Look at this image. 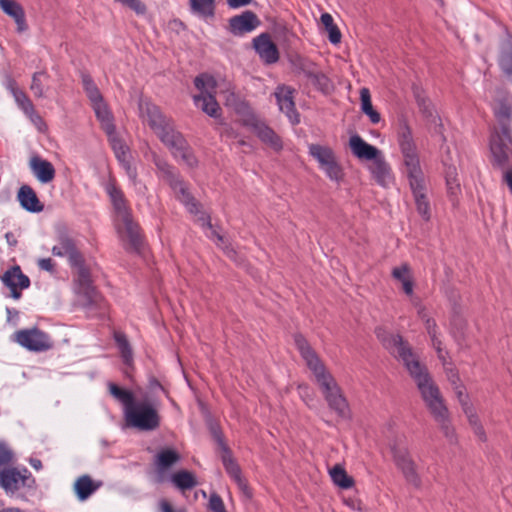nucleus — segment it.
<instances>
[{"mask_svg":"<svg viewBox=\"0 0 512 512\" xmlns=\"http://www.w3.org/2000/svg\"><path fill=\"white\" fill-rule=\"evenodd\" d=\"M375 334L382 345L393 356L400 360L415 381L422 399L432 416H441L447 410L438 386L435 384L427 368L422 365L408 342L401 335L393 334L384 327H377Z\"/></svg>","mask_w":512,"mask_h":512,"instance_id":"obj_1","label":"nucleus"},{"mask_svg":"<svg viewBox=\"0 0 512 512\" xmlns=\"http://www.w3.org/2000/svg\"><path fill=\"white\" fill-rule=\"evenodd\" d=\"M294 342L302 359L313 373L329 408L339 417L348 418L350 415L349 404L333 375L326 369L315 350L302 335H295Z\"/></svg>","mask_w":512,"mask_h":512,"instance_id":"obj_2","label":"nucleus"},{"mask_svg":"<svg viewBox=\"0 0 512 512\" xmlns=\"http://www.w3.org/2000/svg\"><path fill=\"white\" fill-rule=\"evenodd\" d=\"M398 144L403 156L406 174L409 179L417 211L424 220H429L431 213L430 203L426 196L425 177L420 166L419 156L411 129L406 122H402L400 125Z\"/></svg>","mask_w":512,"mask_h":512,"instance_id":"obj_3","label":"nucleus"},{"mask_svg":"<svg viewBox=\"0 0 512 512\" xmlns=\"http://www.w3.org/2000/svg\"><path fill=\"white\" fill-rule=\"evenodd\" d=\"M115 210V229L121 241L126 243V249L138 252L143 244L138 224L133 220L131 210L123 192L117 187L113 179L105 185Z\"/></svg>","mask_w":512,"mask_h":512,"instance_id":"obj_4","label":"nucleus"},{"mask_svg":"<svg viewBox=\"0 0 512 512\" xmlns=\"http://www.w3.org/2000/svg\"><path fill=\"white\" fill-rule=\"evenodd\" d=\"M489 150L490 162L494 168L508 167L512 163V129L491 127Z\"/></svg>","mask_w":512,"mask_h":512,"instance_id":"obj_5","label":"nucleus"},{"mask_svg":"<svg viewBox=\"0 0 512 512\" xmlns=\"http://www.w3.org/2000/svg\"><path fill=\"white\" fill-rule=\"evenodd\" d=\"M128 427L139 431H153L160 426V416L157 409L147 401H136L124 413Z\"/></svg>","mask_w":512,"mask_h":512,"instance_id":"obj_6","label":"nucleus"},{"mask_svg":"<svg viewBox=\"0 0 512 512\" xmlns=\"http://www.w3.org/2000/svg\"><path fill=\"white\" fill-rule=\"evenodd\" d=\"M154 163L160 177L169 184L177 199L185 205L191 214H197L199 212L198 204L194 197L187 191L186 185L179 178L177 170L160 158H155Z\"/></svg>","mask_w":512,"mask_h":512,"instance_id":"obj_7","label":"nucleus"},{"mask_svg":"<svg viewBox=\"0 0 512 512\" xmlns=\"http://www.w3.org/2000/svg\"><path fill=\"white\" fill-rule=\"evenodd\" d=\"M195 87L200 90L199 95L193 96L194 104L204 113L213 118L221 115V108L215 99L216 80L208 74H201L194 80Z\"/></svg>","mask_w":512,"mask_h":512,"instance_id":"obj_8","label":"nucleus"},{"mask_svg":"<svg viewBox=\"0 0 512 512\" xmlns=\"http://www.w3.org/2000/svg\"><path fill=\"white\" fill-rule=\"evenodd\" d=\"M161 142L171 151L176 159H180L188 167L193 168L198 164L194 152L184 136L175 129L172 123L162 133L157 135Z\"/></svg>","mask_w":512,"mask_h":512,"instance_id":"obj_9","label":"nucleus"},{"mask_svg":"<svg viewBox=\"0 0 512 512\" xmlns=\"http://www.w3.org/2000/svg\"><path fill=\"white\" fill-rule=\"evenodd\" d=\"M35 478L27 468L4 467L0 472V488L8 496H19L22 490L35 488Z\"/></svg>","mask_w":512,"mask_h":512,"instance_id":"obj_10","label":"nucleus"},{"mask_svg":"<svg viewBox=\"0 0 512 512\" xmlns=\"http://www.w3.org/2000/svg\"><path fill=\"white\" fill-rule=\"evenodd\" d=\"M309 154L318 162L320 169L330 180L340 182L343 179V169L338 163L332 148L319 144H310Z\"/></svg>","mask_w":512,"mask_h":512,"instance_id":"obj_11","label":"nucleus"},{"mask_svg":"<svg viewBox=\"0 0 512 512\" xmlns=\"http://www.w3.org/2000/svg\"><path fill=\"white\" fill-rule=\"evenodd\" d=\"M12 340L32 352H44L53 346L49 335L37 328L18 330Z\"/></svg>","mask_w":512,"mask_h":512,"instance_id":"obj_12","label":"nucleus"},{"mask_svg":"<svg viewBox=\"0 0 512 512\" xmlns=\"http://www.w3.org/2000/svg\"><path fill=\"white\" fill-rule=\"evenodd\" d=\"M243 125L249 127L257 137L270 148L280 151L283 147L280 137L265 122L254 114H248L243 119Z\"/></svg>","mask_w":512,"mask_h":512,"instance_id":"obj_13","label":"nucleus"},{"mask_svg":"<svg viewBox=\"0 0 512 512\" xmlns=\"http://www.w3.org/2000/svg\"><path fill=\"white\" fill-rule=\"evenodd\" d=\"M140 116L156 135L162 133L173 121L166 117L158 106L148 100L139 102Z\"/></svg>","mask_w":512,"mask_h":512,"instance_id":"obj_14","label":"nucleus"},{"mask_svg":"<svg viewBox=\"0 0 512 512\" xmlns=\"http://www.w3.org/2000/svg\"><path fill=\"white\" fill-rule=\"evenodd\" d=\"M72 269L76 270V281L79 285V290L87 298V305H96L101 300V296L97 293L92 286L91 275L88 267L85 265L84 256H80L77 264H69Z\"/></svg>","mask_w":512,"mask_h":512,"instance_id":"obj_15","label":"nucleus"},{"mask_svg":"<svg viewBox=\"0 0 512 512\" xmlns=\"http://www.w3.org/2000/svg\"><path fill=\"white\" fill-rule=\"evenodd\" d=\"M295 90L287 85H278L273 93L279 110L286 115L292 125L300 122V115L296 110L294 102Z\"/></svg>","mask_w":512,"mask_h":512,"instance_id":"obj_16","label":"nucleus"},{"mask_svg":"<svg viewBox=\"0 0 512 512\" xmlns=\"http://www.w3.org/2000/svg\"><path fill=\"white\" fill-rule=\"evenodd\" d=\"M453 388L458 401L462 406L463 412L466 415L468 422L473 430L474 435L478 438V440L486 442L487 434L474 407L468 401V396L465 393L464 387L459 384L455 385Z\"/></svg>","mask_w":512,"mask_h":512,"instance_id":"obj_17","label":"nucleus"},{"mask_svg":"<svg viewBox=\"0 0 512 512\" xmlns=\"http://www.w3.org/2000/svg\"><path fill=\"white\" fill-rule=\"evenodd\" d=\"M2 283L10 290L13 299H20L22 290L30 286V279L25 275L20 266L15 265L7 269L1 276Z\"/></svg>","mask_w":512,"mask_h":512,"instance_id":"obj_18","label":"nucleus"},{"mask_svg":"<svg viewBox=\"0 0 512 512\" xmlns=\"http://www.w3.org/2000/svg\"><path fill=\"white\" fill-rule=\"evenodd\" d=\"M393 458L396 466L401 470L406 481L415 487L421 484L420 477L416 471L414 461L411 459L405 447H392Z\"/></svg>","mask_w":512,"mask_h":512,"instance_id":"obj_19","label":"nucleus"},{"mask_svg":"<svg viewBox=\"0 0 512 512\" xmlns=\"http://www.w3.org/2000/svg\"><path fill=\"white\" fill-rule=\"evenodd\" d=\"M260 24L257 15L252 11H244L229 19V31L234 36H243L254 31Z\"/></svg>","mask_w":512,"mask_h":512,"instance_id":"obj_20","label":"nucleus"},{"mask_svg":"<svg viewBox=\"0 0 512 512\" xmlns=\"http://www.w3.org/2000/svg\"><path fill=\"white\" fill-rule=\"evenodd\" d=\"M496 123L492 127L511 128L512 120V94L502 93L495 100L493 106Z\"/></svg>","mask_w":512,"mask_h":512,"instance_id":"obj_21","label":"nucleus"},{"mask_svg":"<svg viewBox=\"0 0 512 512\" xmlns=\"http://www.w3.org/2000/svg\"><path fill=\"white\" fill-rule=\"evenodd\" d=\"M54 256L67 257L69 264H77L82 253L76 247V243L66 233H61L57 237V244L51 249Z\"/></svg>","mask_w":512,"mask_h":512,"instance_id":"obj_22","label":"nucleus"},{"mask_svg":"<svg viewBox=\"0 0 512 512\" xmlns=\"http://www.w3.org/2000/svg\"><path fill=\"white\" fill-rule=\"evenodd\" d=\"M253 47L262 61L266 64H274L279 60V51L270 35L262 33L253 39Z\"/></svg>","mask_w":512,"mask_h":512,"instance_id":"obj_23","label":"nucleus"},{"mask_svg":"<svg viewBox=\"0 0 512 512\" xmlns=\"http://www.w3.org/2000/svg\"><path fill=\"white\" fill-rule=\"evenodd\" d=\"M218 442L223 448L222 462L227 474L232 480L238 485V487L245 493L248 494V485L244 477L242 476L239 465L232 458L229 449L223 444L222 439L215 433Z\"/></svg>","mask_w":512,"mask_h":512,"instance_id":"obj_24","label":"nucleus"},{"mask_svg":"<svg viewBox=\"0 0 512 512\" xmlns=\"http://www.w3.org/2000/svg\"><path fill=\"white\" fill-rule=\"evenodd\" d=\"M29 168L40 183L46 184L55 178L56 172L52 163L38 155L30 158Z\"/></svg>","mask_w":512,"mask_h":512,"instance_id":"obj_25","label":"nucleus"},{"mask_svg":"<svg viewBox=\"0 0 512 512\" xmlns=\"http://www.w3.org/2000/svg\"><path fill=\"white\" fill-rule=\"evenodd\" d=\"M349 147L353 155L361 160H373L382 153L377 147L364 141L358 134L350 137Z\"/></svg>","mask_w":512,"mask_h":512,"instance_id":"obj_26","label":"nucleus"},{"mask_svg":"<svg viewBox=\"0 0 512 512\" xmlns=\"http://www.w3.org/2000/svg\"><path fill=\"white\" fill-rule=\"evenodd\" d=\"M372 161L373 162L370 166V171L373 175V178L379 185L383 187H389L393 183L394 177L391 168L386 162L383 154L381 153Z\"/></svg>","mask_w":512,"mask_h":512,"instance_id":"obj_27","label":"nucleus"},{"mask_svg":"<svg viewBox=\"0 0 512 512\" xmlns=\"http://www.w3.org/2000/svg\"><path fill=\"white\" fill-rule=\"evenodd\" d=\"M17 200L21 207L28 212L39 213L44 205L40 202L36 192L29 185H22L17 193Z\"/></svg>","mask_w":512,"mask_h":512,"instance_id":"obj_28","label":"nucleus"},{"mask_svg":"<svg viewBox=\"0 0 512 512\" xmlns=\"http://www.w3.org/2000/svg\"><path fill=\"white\" fill-rule=\"evenodd\" d=\"M0 8L6 15L14 19L18 32L27 30L25 12L18 2L15 0H0Z\"/></svg>","mask_w":512,"mask_h":512,"instance_id":"obj_29","label":"nucleus"},{"mask_svg":"<svg viewBox=\"0 0 512 512\" xmlns=\"http://www.w3.org/2000/svg\"><path fill=\"white\" fill-rule=\"evenodd\" d=\"M101 485L102 483L100 481H94L89 475L85 474L76 479L73 489L78 500L85 501L94 494Z\"/></svg>","mask_w":512,"mask_h":512,"instance_id":"obj_30","label":"nucleus"},{"mask_svg":"<svg viewBox=\"0 0 512 512\" xmlns=\"http://www.w3.org/2000/svg\"><path fill=\"white\" fill-rule=\"evenodd\" d=\"M92 105V108L95 112L97 119L100 121L103 130L107 133L108 136H111L115 133V125L113 123V116L104 102V99L98 102H95Z\"/></svg>","mask_w":512,"mask_h":512,"instance_id":"obj_31","label":"nucleus"},{"mask_svg":"<svg viewBox=\"0 0 512 512\" xmlns=\"http://www.w3.org/2000/svg\"><path fill=\"white\" fill-rule=\"evenodd\" d=\"M392 277L402 284V289L405 294H413L414 284L412 280V273L411 268L407 263H403L400 266L394 267L392 269Z\"/></svg>","mask_w":512,"mask_h":512,"instance_id":"obj_32","label":"nucleus"},{"mask_svg":"<svg viewBox=\"0 0 512 512\" xmlns=\"http://www.w3.org/2000/svg\"><path fill=\"white\" fill-rule=\"evenodd\" d=\"M329 475L332 482L341 489H350L354 486V479L347 474L344 467L340 464L330 468Z\"/></svg>","mask_w":512,"mask_h":512,"instance_id":"obj_33","label":"nucleus"},{"mask_svg":"<svg viewBox=\"0 0 512 512\" xmlns=\"http://www.w3.org/2000/svg\"><path fill=\"white\" fill-rule=\"evenodd\" d=\"M179 459L180 456L176 451L172 449H165L157 454L155 465L158 471L163 472L176 464Z\"/></svg>","mask_w":512,"mask_h":512,"instance_id":"obj_34","label":"nucleus"},{"mask_svg":"<svg viewBox=\"0 0 512 512\" xmlns=\"http://www.w3.org/2000/svg\"><path fill=\"white\" fill-rule=\"evenodd\" d=\"M113 337L120 351L123 362L126 365H130L133 361V351L127 336L121 331H115Z\"/></svg>","mask_w":512,"mask_h":512,"instance_id":"obj_35","label":"nucleus"},{"mask_svg":"<svg viewBox=\"0 0 512 512\" xmlns=\"http://www.w3.org/2000/svg\"><path fill=\"white\" fill-rule=\"evenodd\" d=\"M109 391L110 394L123 405V414L126 412L128 407H132L136 402L131 391L122 389L114 383H109Z\"/></svg>","mask_w":512,"mask_h":512,"instance_id":"obj_36","label":"nucleus"},{"mask_svg":"<svg viewBox=\"0 0 512 512\" xmlns=\"http://www.w3.org/2000/svg\"><path fill=\"white\" fill-rule=\"evenodd\" d=\"M11 92L14 96L16 103L26 115H28L32 119L33 117H35L37 120H41V118L35 113L33 103L22 90H19L15 87H11Z\"/></svg>","mask_w":512,"mask_h":512,"instance_id":"obj_37","label":"nucleus"},{"mask_svg":"<svg viewBox=\"0 0 512 512\" xmlns=\"http://www.w3.org/2000/svg\"><path fill=\"white\" fill-rule=\"evenodd\" d=\"M171 481L180 490H190L197 485L195 476L186 470L174 473L171 477Z\"/></svg>","mask_w":512,"mask_h":512,"instance_id":"obj_38","label":"nucleus"},{"mask_svg":"<svg viewBox=\"0 0 512 512\" xmlns=\"http://www.w3.org/2000/svg\"><path fill=\"white\" fill-rule=\"evenodd\" d=\"M499 65L503 73L512 81V43L510 41L502 46Z\"/></svg>","mask_w":512,"mask_h":512,"instance_id":"obj_39","label":"nucleus"},{"mask_svg":"<svg viewBox=\"0 0 512 512\" xmlns=\"http://www.w3.org/2000/svg\"><path fill=\"white\" fill-rule=\"evenodd\" d=\"M81 81L83 85V89L89 98L91 104L103 100L102 94L95 84L92 77L87 73L81 74Z\"/></svg>","mask_w":512,"mask_h":512,"instance_id":"obj_40","label":"nucleus"},{"mask_svg":"<svg viewBox=\"0 0 512 512\" xmlns=\"http://www.w3.org/2000/svg\"><path fill=\"white\" fill-rule=\"evenodd\" d=\"M189 3L194 13L204 17L214 16L215 0H189Z\"/></svg>","mask_w":512,"mask_h":512,"instance_id":"obj_41","label":"nucleus"},{"mask_svg":"<svg viewBox=\"0 0 512 512\" xmlns=\"http://www.w3.org/2000/svg\"><path fill=\"white\" fill-rule=\"evenodd\" d=\"M433 417H434L435 421L439 424L440 429L442 430L445 437L450 442H453L455 440V430L450 423L448 409L446 411H444L441 416L434 415Z\"/></svg>","mask_w":512,"mask_h":512,"instance_id":"obj_42","label":"nucleus"},{"mask_svg":"<svg viewBox=\"0 0 512 512\" xmlns=\"http://www.w3.org/2000/svg\"><path fill=\"white\" fill-rule=\"evenodd\" d=\"M109 137L112 149L119 162L131 158L128 146L122 140L117 138L115 133Z\"/></svg>","mask_w":512,"mask_h":512,"instance_id":"obj_43","label":"nucleus"},{"mask_svg":"<svg viewBox=\"0 0 512 512\" xmlns=\"http://www.w3.org/2000/svg\"><path fill=\"white\" fill-rule=\"evenodd\" d=\"M48 77L49 76L45 71H39L33 74L30 89L35 97H44L43 80L48 79Z\"/></svg>","mask_w":512,"mask_h":512,"instance_id":"obj_44","label":"nucleus"},{"mask_svg":"<svg viewBox=\"0 0 512 512\" xmlns=\"http://www.w3.org/2000/svg\"><path fill=\"white\" fill-rule=\"evenodd\" d=\"M211 234H212L211 237H216L217 238V240H218L217 245L220 246L223 249L224 253L230 259H232L233 261H235L239 265L242 264V260L238 256L237 251L230 244H228L221 235L217 234L215 230H212Z\"/></svg>","mask_w":512,"mask_h":512,"instance_id":"obj_45","label":"nucleus"},{"mask_svg":"<svg viewBox=\"0 0 512 512\" xmlns=\"http://www.w3.org/2000/svg\"><path fill=\"white\" fill-rule=\"evenodd\" d=\"M311 83L321 92L329 93L333 89L331 80L321 71L315 74L312 78Z\"/></svg>","mask_w":512,"mask_h":512,"instance_id":"obj_46","label":"nucleus"},{"mask_svg":"<svg viewBox=\"0 0 512 512\" xmlns=\"http://www.w3.org/2000/svg\"><path fill=\"white\" fill-rule=\"evenodd\" d=\"M208 509L211 512H227L222 498L216 493L211 494Z\"/></svg>","mask_w":512,"mask_h":512,"instance_id":"obj_47","label":"nucleus"},{"mask_svg":"<svg viewBox=\"0 0 512 512\" xmlns=\"http://www.w3.org/2000/svg\"><path fill=\"white\" fill-rule=\"evenodd\" d=\"M116 2L121 3L124 6L129 7L138 15H143L146 13V6L140 0H115Z\"/></svg>","mask_w":512,"mask_h":512,"instance_id":"obj_48","label":"nucleus"},{"mask_svg":"<svg viewBox=\"0 0 512 512\" xmlns=\"http://www.w3.org/2000/svg\"><path fill=\"white\" fill-rule=\"evenodd\" d=\"M122 168L125 170L129 180L136 185L137 183V170L131 163V159L128 158L124 161L119 162Z\"/></svg>","mask_w":512,"mask_h":512,"instance_id":"obj_49","label":"nucleus"},{"mask_svg":"<svg viewBox=\"0 0 512 512\" xmlns=\"http://www.w3.org/2000/svg\"><path fill=\"white\" fill-rule=\"evenodd\" d=\"M361 111L364 112L373 107L370 90L366 87L360 89Z\"/></svg>","mask_w":512,"mask_h":512,"instance_id":"obj_50","label":"nucleus"},{"mask_svg":"<svg viewBox=\"0 0 512 512\" xmlns=\"http://www.w3.org/2000/svg\"><path fill=\"white\" fill-rule=\"evenodd\" d=\"M300 69L304 76L309 79L310 81L315 76V74L318 72V69L316 68L315 64L312 62H302L300 65Z\"/></svg>","mask_w":512,"mask_h":512,"instance_id":"obj_51","label":"nucleus"},{"mask_svg":"<svg viewBox=\"0 0 512 512\" xmlns=\"http://www.w3.org/2000/svg\"><path fill=\"white\" fill-rule=\"evenodd\" d=\"M420 111L425 115V116H432V112H433V109H432V105H431V102L430 100L428 99L427 96H425L424 98H421L419 99L418 101H416Z\"/></svg>","mask_w":512,"mask_h":512,"instance_id":"obj_52","label":"nucleus"},{"mask_svg":"<svg viewBox=\"0 0 512 512\" xmlns=\"http://www.w3.org/2000/svg\"><path fill=\"white\" fill-rule=\"evenodd\" d=\"M37 265L39 269L54 273L55 272V263L51 258H40L37 261Z\"/></svg>","mask_w":512,"mask_h":512,"instance_id":"obj_53","label":"nucleus"},{"mask_svg":"<svg viewBox=\"0 0 512 512\" xmlns=\"http://www.w3.org/2000/svg\"><path fill=\"white\" fill-rule=\"evenodd\" d=\"M328 33L329 41L332 44H338L341 41V32L339 28L334 24L330 28L325 29Z\"/></svg>","mask_w":512,"mask_h":512,"instance_id":"obj_54","label":"nucleus"},{"mask_svg":"<svg viewBox=\"0 0 512 512\" xmlns=\"http://www.w3.org/2000/svg\"><path fill=\"white\" fill-rule=\"evenodd\" d=\"M430 338H431V342H432L433 347L436 349V351L438 353L439 359L445 365V361L446 360H445V356H444V353H443V350H442V347H441V341L439 340L437 335H434V337H430Z\"/></svg>","mask_w":512,"mask_h":512,"instance_id":"obj_55","label":"nucleus"},{"mask_svg":"<svg viewBox=\"0 0 512 512\" xmlns=\"http://www.w3.org/2000/svg\"><path fill=\"white\" fill-rule=\"evenodd\" d=\"M159 510L160 512H184L181 509H174V507L166 499H161L159 501Z\"/></svg>","mask_w":512,"mask_h":512,"instance_id":"obj_56","label":"nucleus"},{"mask_svg":"<svg viewBox=\"0 0 512 512\" xmlns=\"http://www.w3.org/2000/svg\"><path fill=\"white\" fill-rule=\"evenodd\" d=\"M365 115H367L373 124H378L381 120L380 114L372 107L366 111L363 112Z\"/></svg>","mask_w":512,"mask_h":512,"instance_id":"obj_57","label":"nucleus"},{"mask_svg":"<svg viewBox=\"0 0 512 512\" xmlns=\"http://www.w3.org/2000/svg\"><path fill=\"white\" fill-rule=\"evenodd\" d=\"M320 20L325 29L334 25L333 17L329 13H323L320 17Z\"/></svg>","mask_w":512,"mask_h":512,"instance_id":"obj_58","label":"nucleus"},{"mask_svg":"<svg viewBox=\"0 0 512 512\" xmlns=\"http://www.w3.org/2000/svg\"><path fill=\"white\" fill-rule=\"evenodd\" d=\"M412 92H413V96L416 101H418L419 99L424 98L426 96L424 89L417 84H413Z\"/></svg>","mask_w":512,"mask_h":512,"instance_id":"obj_59","label":"nucleus"},{"mask_svg":"<svg viewBox=\"0 0 512 512\" xmlns=\"http://www.w3.org/2000/svg\"><path fill=\"white\" fill-rule=\"evenodd\" d=\"M425 326H426L427 333L429 334L430 337H434V335H437L436 334V323L434 320H431L429 318L426 319Z\"/></svg>","mask_w":512,"mask_h":512,"instance_id":"obj_60","label":"nucleus"},{"mask_svg":"<svg viewBox=\"0 0 512 512\" xmlns=\"http://www.w3.org/2000/svg\"><path fill=\"white\" fill-rule=\"evenodd\" d=\"M251 1L252 0H227V3L231 8H239L249 5Z\"/></svg>","mask_w":512,"mask_h":512,"instance_id":"obj_61","label":"nucleus"},{"mask_svg":"<svg viewBox=\"0 0 512 512\" xmlns=\"http://www.w3.org/2000/svg\"><path fill=\"white\" fill-rule=\"evenodd\" d=\"M447 378L450 381V383L453 385H459V377L457 373L453 369H447Z\"/></svg>","mask_w":512,"mask_h":512,"instance_id":"obj_62","label":"nucleus"},{"mask_svg":"<svg viewBox=\"0 0 512 512\" xmlns=\"http://www.w3.org/2000/svg\"><path fill=\"white\" fill-rule=\"evenodd\" d=\"M157 388L162 390V391H165L164 388L161 386V384L156 379H152L150 381V389L152 391H155V389H157Z\"/></svg>","mask_w":512,"mask_h":512,"instance_id":"obj_63","label":"nucleus"},{"mask_svg":"<svg viewBox=\"0 0 512 512\" xmlns=\"http://www.w3.org/2000/svg\"><path fill=\"white\" fill-rule=\"evenodd\" d=\"M30 464L36 470H40L42 468V462L39 459H31Z\"/></svg>","mask_w":512,"mask_h":512,"instance_id":"obj_64","label":"nucleus"}]
</instances>
